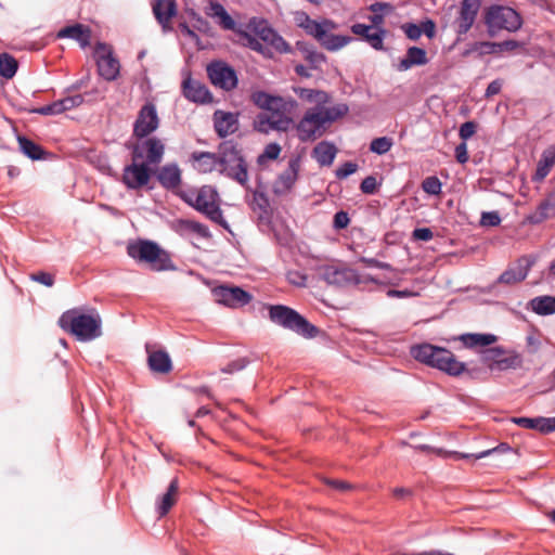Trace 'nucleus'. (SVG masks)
Segmentation results:
<instances>
[{
  "label": "nucleus",
  "instance_id": "obj_40",
  "mask_svg": "<svg viewBox=\"0 0 555 555\" xmlns=\"http://www.w3.org/2000/svg\"><path fill=\"white\" fill-rule=\"evenodd\" d=\"M17 61L9 53H0V76L11 79L16 74Z\"/></svg>",
  "mask_w": 555,
  "mask_h": 555
},
{
  "label": "nucleus",
  "instance_id": "obj_32",
  "mask_svg": "<svg viewBox=\"0 0 555 555\" xmlns=\"http://www.w3.org/2000/svg\"><path fill=\"white\" fill-rule=\"evenodd\" d=\"M178 489V479L175 478L170 481L167 491L159 498L157 502L156 511L159 517L167 515L170 508L175 505L177 501Z\"/></svg>",
  "mask_w": 555,
  "mask_h": 555
},
{
  "label": "nucleus",
  "instance_id": "obj_19",
  "mask_svg": "<svg viewBox=\"0 0 555 555\" xmlns=\"http://www.w3.org/2000/svg\"><path fill=\"white\" fill-rule=\"evenodd\" d=\"M254 33L262 43L270 48L272 52L276 51L283 53L289 51L288 44L268 25L266 21H261L255 25Z\"/></svg>",
  "mask_w": 555,
  "mask_h": 555
},
{
  "label": "nucleus",
  "instance_id": "obj_9",
  "mask_svg": "<svg viewBox=\"0 0 555 555\" xmlns=\"http://www.w3.org/2000/svg\"><path fill=\"white\" fill-rule=\"evenodd\" d=\"M268 311L269 319L274 324L295 332L305 338L312 337V324L295 309L284 305H271Z\"/></svg>",
  "mask_w": 555,
  "mask_h": 555
},
{
  "label": "nucleus",
  "instance_id": "obj_42",
  "mask_svg": "<svg viewBox=\"0 0 555 555\" xmlns=\"http://www.w3.org/2000/svg\"><path fill=\"white\" fill-rule=\"evenodd\" d=\"M386 36V29L382 27H374L373 30L369 31L364 41H366L374 50H384V39Z\"/></svg>",
  "mask_w": 555,
  "mask_h": 555
},
{
  "label": "nucleus",
  "instance_id": "obj_14",
  "mask_svg": "<svg viewBox=\"0 0 555 555\" xmlns=\"http://www.w3.org/2000/svg\"><path fill=\"white\" fill-rule=\"evenodd\" d=\"M480 7L481 0L461 1L457 15L452 22V26L459 39L469 31L477 18Z\"/></svg>",
  "mask_w": 555,
  "mask_h": 555
},
{
  "label": "nucleus",
  "instance_id": "obj_57",
  "mask_svg": "<svg viewBox=\"0 0 555 555\" xmlns=\"http://www.w3.org/2000/svg\"><path fill=\"white\" fill-rule=\"evenodd\" d=\"M379 184L374 176H367L362 180L360 190L364 194H375Z\"/></svg>",
  "mask_w": 555,
  "mask_h": 555
},
{
  "label": "nucleus",
  "instance_id": "obj_29",
  "mask_svg": "<svg viewBox=\"0 0 555 555\" xmlns=\"http://www.w3.org/2000/svg\"><path fill=\"white\" fill-rule=\"evenodd\" d=\"M428 63L426 50L420 47H410L406 50V55L400 60L397 68L400 72H405L413 66H421Z\"/></svg>",
  "mask_w": 555,
  "mask_h": 555
},
{
  "label": "nucleus",
  "instance_id": "obj_50",
  "mask_svg": "<svg viewBox=\"0 0 555 555\" xmlns=\"http://www.w3.org/2000/svg\"><path fill=\"white\" fill-rule=\"evenodd\" d=\"M30 113L48 116V115L62 114L63 112H62L60 101H55L51 104L30 109Z\"/></svg>",
  "mask_w": 555,
  "mask_h": 555
},
{
  "label": "nucleus",
  "instance_id": "obj_22",
  "mask_svg": "<svg viewBox=\"0 0 555 555\" xmlns=\"http://www.w3.org/2000/svg\"><path fill=\"white\" fill-rule=\"evenodd\" d=\"M153 176L156 177L159 184L166 190H175L182 182L181 169L176 163L166 164L156 170L153 169Z\"/></svg>",
  "mask_w": 555,
  "mask_h": 555
},
{
  "label": "nucleus",
  "instance_id": "obj_64",
  "mask_svg": "<svg viewBox=\"0 0 555 555\" xmlns=\"http://www.w3.org/2000/svg\"><path fill=\"white\" fill-rule=\"evenodd\" d=\"M434 237V233L429 228H416L413 231V238L417 241H430Z\"/></svg>",
  "mask_w": 555,
  "mask_h": 555
},
{
  "label": "nucleus",
  "instance_id": "obj_52",
  "mask_svg": "<svg viewBox=\"0 0 555 555\" xmlns=\"http://www.w3.org/2000/svg\"><path fill=\"white\" fill-rule=\"evenodd\" d=\"M59 101H60V104L62 107V112L64 113L68 109L80 106L83 103V95L76 94V95H72V96H66Z\"/></svg>",
  "mask_w": 555,
  "mask_h": 555
},
{
  "label": "nucleus",
  "instance_id": "obj_11",
  "mask_svg": "<svg viewBox=\"0 0 555 555\" xmlns=\"http://www.w3.org/2000/svg\"><path fill=\"white\" fill-rule=\"evenodd\" d=\"M337 24L330 20L314 21V39L327 51L335 52L349 44L353 38L346 35H335Z\"/></svg>",
  "mask_w": 555,
  "mask_h": 555
},
{
  "label": "nucleus",
  "instance_id": "obj_12",
  "mask_svg": "<svg viewBox=\"0 0 555 555\" xmlns=\"http://www.w3.org/2000/svg\"><path fill=\"white\" fill-rule=\"evenodd\" d=\"M165 154V144L158 138H144L133 145L131 160H141L150 167L158 166Z\"/></svg>",
  "mask_w": 555,
  "mask_h": 555
},
{
  "label": "nucleus",
  "instance_id": "obj_58",
  "mask_svg": "<svg viewBox=\"0 0 555 555\" xmlns=\"http://www.w3.org/2000/svg\"><path fill=\"white\" fill-rule=\"evenodd\" d=\"M30 279L35 282H38V283L47 286V287H51L54 285V275L49 272L39 271L37 273H33L30 275Z\"/></svg>",
  "mask_w": 555,
  "mask_h": 555
},
{
  "label": "nucleus",
  "instance_id": "obj_13",
  "mask_svg": "<svg viewBox=\"0 0 555 555\" xmlns=\"http://www.w3.org/2000/svg\"><path fill=\"white\" fill-rule=\"evenodd\" d=\"M153 176V168L141 160H132L125 166L121 181L129 190H140L146 186Z\"/></svg>",
  "mask_w": 555,
  "mask_h": 555
},
{
  "label": "nucleus",
  "instance_id": "obj_41",
  "mask_svg": "<svg viewBox=\"0 0 555 555\" xmlns=\"http://www.w3.org/2000/svg\"><path fill=\"white\" fill-rule=\"evenodd\" d=\"M296 132L301 141L312 138V108L306 111L304 118L296 126Z\"/></svg>",
  "mask_w": 555,
  "mask_h": 555
},
{
  "label": "nucleus",
  "instance_id": "obj_20",
  "mask_svg": "<svg viewBox=\"0 0 555 555\" xmlns=\"http://www.w3.org/2000/svg\"><path fill=\"white\" fill-rule=\"evenodd\" d=\"M504 350L501 347H494L486 350L485 359L491 361L489 369L491 371H504L507 369H516L521 365V357L519 354H512L502 358Z\"/></svg>",
  "mask_w": 555,
  "mask_h": 555
},
{
  "label": "nucleus",
  "instance_id": "obj_7",
  "mask_svg": "<svg viewBox=\"0 0 555 555\" xmlns=\"http://www.w3.org/2000/svg\"><path fill=\"white\" fill-rule=\"evenodd\" d=\"M331 99L330 93L314 90V139L321 137L330 125L349 112L346 103L332 104Z\"/></svg>",
  "mask_w": 555,
  "mask_h": 555
},
{
  "label": "nucleus",
  "instance_id": "obj_53",
  "mask_svg": "<svg viewBox=\"0 0 555 555\" xmlns=\"http://www.w3.org/2000/svg\"><path fill=\"white\" fill-rule=\"evenodd\" d=\"M322 481L325 485L330 486L331 488H333L334 490L339 491V492L351 491L356 488L354 485H352L348 481H345V480L322 478Z\"/></svg>",
  "mask_w": 555,
  "mask_h": 555
},
{
  "label": "nucleus",
  "instance_id": "obj_24",
  "mask_svg": "<svg viewBox=\"0 0 555 555\" xmlns=\"http://www.w3.org/2000/svg\"><path fill=\"white\" fill-rule=\"evenodd\" d=\"M57 39H73L79 43V46L85 49L90 46L91 42V29L89 26H86L80 23H76L69 26H65L61 28L56 34Z\"/></svg>",
  "mask_w": 555,
  "mask_h": 555
},
{
  "label": "nucleus",
  "instance_id": "obj_30",
  "mask_svg": "<svg viewBox=\"0 0 555 555\" xmlns=\"http://www.w3.org/2000/svg\"><path fill=\"white\" fill-rule=\"evenodd\" d=\"M153 13L165 29L177 14V4L173 0H156L153 4Z\"/></svg>",
  "mask_w": 555,
  "mask_h": 555
},
{
  "label": "nucleus",
  "instance_id": "obj_44",
  "mask_svg": "<svg viewBox=\"0 0 555 555\" xmlns=\"http://www.w3.org/2000/svg\"><path fill=\"white\" fill-rule=\"evenodd\" d=\"M392 140L388 137H379L372 140L370 144L371 152L377 155H384L392 147Z\"/></svg>",
  "mask_w": 555,
  "mask_h": 555
},
{
  "label": "nucleus",
  "instance_id": "obj_23",
  "mask_svg": "<svg viewBox=\"0 0 555 555\" xmlns=\"http://www.w3.org/2000/svg\"><path fill=\"white\" fill-rule=\"evenodd\" d=\"M532 264H533L532 260H530L526 257H522V258L518 259V261L516 262L515 266L506 269L498 278V282L503 283V284H508V285L521 282L527 278Z\"/></svg>",
  "mask_w": 555,
  "mask_h": 555
},
{
  "label": "nucleus",
  "instance_id": "obj_34",
  "mask_svg": "<svg viewBox=\"0 0 555 555\" xmlns=\"http://www.w3.org/2000/svg\"><path fill=\"white\" fill-rule=\"evenodd\" d=\"M528 308L538 315L555 314V297L551 295L537 296L528 302Z\"/></svg>",
  "mask_w": 555,
  "mask_h": 555
},
{
  "label": "nucleus",
  "instance_id": "obj_18",
  "mask_svg": "<svg viewBox=\"0 0 555 555\" xmlns=\"http://www.w3.org/2000/svg\"><path fill=\"white\" fill-rule=\"evenodd\" d=\"M96 60L98 72L101 77L107 81L116 80L119 75V61L113 55V51L105 43L96 44Z\"/></svg>",
  "mask_w": 555,
  "mask_h": 555
},
{
  "label": "nucleus",
  "instance_id": "obj_31",
  "mask_svg": "<svg viewBox=\"0 0 555 555\" xmlns=\"http://www.w3.org/2000/svg\"><path fill=\"white\" fill-rule=\"evenodd\" d=\"M207 15L215 18L217 24L225 30H235L236 23L219 2H210Z\"/></svg>",
  "mask_w": 555,
  "mask_h": 555
},
{
  "label": "nucleus",
  "instance_id": "obj_55",
  "mask_svg": "<svg viewBox=\"0 0 555 555\" xmlns=\"http://www.w3.org/2000/svg\"><path fill=\"white\" fill-rule=\"evenodd\" d=\"M350 223L349 214L345 210H339L334 215L333 228L336 231L346 229Z\"/></svg>",
  "mask_w": 555,
  "mask_h": 555
},
{
  "label": "nucleus",
  "instance_id": "obj_3",
  "mask_svg": "<svg viewBox=\"0 0 555 555\" xmlns=\"http://www.w3.org/2000/svg\"><path fill=\"white\" fill-rule=\"evenodd\" d=\"M59 326L66 333L75 336L80 341H90L101 336L102 320L95 310L83 313L74 308L62 313Z\"/></svg>",
  "mask_w": 555,
  "mask_h": 555
},
{
  "label": "nucleus",
  "instance_id": "obj_49",
  "mask_svg": "<svg viewBox=\"0 0 555 555\" xmlns=\"http://www.w3.org/2000/svg\"><path fill=\"white\" fill-rule=\"evenodd\" d=\"M537 430L541 434H551L555 431V416L554 417H537Z\"/></svg>",
  "mask_w": 555,
  "mask_h": 555
},
{
  "label": "nucleus",
  "instance_id": "obj_33",
  "mask_svg": "<svg viewBox=\"0 0 555 555\" xmlns=\"http://www.w3.org/2000/svg\"><path fill=\"white\" fill-rule=\"evenodd\" d=\"M149 367L159 374H168L172 370L169 354L164 350L153 351L149 354Z\"/></svg>",
  "mask_w": 555,
  "mask_h": 555
},
{
  "label": "nucleus",
  "instance_id": "obj_45",
  "mask_svg": "<svg viewBox=\"0 0 555 555\" xmlns=\"http://www.w3.org/2000/svg\"><path fill=\"white\" fill-rule=\"evenodd\" d=\"M496 42L479 41L475 42L472 48L464 52L467 55L469 52L476 51L479 55L494 54L498 53Z\"/></svg>",
  "mask_w": 555,
  "mask_h": 555
},
{
  "label": "nucleus",
  "instance_id": "obj_28",
  "mask_svg": "<svg viewBox=\"0 0 555 555\" xmlns=\"http://www.w3.org/2000/svg\"><path fill=\"white\" fill-rule=\"evenodd\" d=\"M555 216V184L552 191L547 194L546 198L540 203L535 212L529 216V221L533 224L541 223L542 221Z\"/></svg>",
  "mask_w": 555,
  "mask_h": 555
},
{
  "label": "nucleus",
  "instance_id": "obj_62",
  "mask_svg": "<svg viewBox=\"0 0 555 555\" xmlns=\"http://www.w3.org/2000/svg\"><path fill=\"white\" fill-rule=\"evenodd\" d=\"M422 28V34H425V36L429 39H433L436 35V24L433 20L426 18L423 21L420 25Z\"/></svg>",
  "mask_w": 555,
  "mask_h": 555
},
{
  "label": "nucleus",
  "instance_id": "obj_27",
  "mask_svg": "<svg viewBox=\"0 0 555 555\" xmlns=\"http://www.w3.org/2000/svg\"><path fill=\"white\" fill-rule=\"evenodd\" d=\"M192 166L202 173H210L215 170L219 171L218 152H193L190 157Z\"/></svg>",
  "mask_w": 555,
  "mask_h": 555
},
{
  "label": "nucleus",
  "instance_id": "obj_46",
  "mask_svg": "<svg viewBox=\"0 0 555 555\" xmlns=\"http://www.w3.org/2000/svg\"><path fill=\"white\" fill-rule=\"evenodd\" d=\"M422 189L429 195H439L442 190V183L438 177L430 176L423 180Z\"/></svg>",
  "mask_w": 555,
  "mask_h": 555
},
{
  "label": "nucleus",
  "instance_id": "obj_17",
  "mask_svg": "<svg viewBox=\"0 0 555 555\" xmlns=\"http://www.w3.org/2000/svg\"><path fill=\"white\" fill-rule=\"evenodd\" d=\"M216 302L230 308L246 306L251 300V295L238 286L221 285L212 289Z\"/></svg>",
  "mask_w": 555,
  "mask_h": 555
},
{
  "label": "nucleus",
  "instance_id": "obj_43",
  "mask_svg": "<svg viewBox=\"0 0 555 555\" xmlns=\"http://www.w3.org/2000/svg\"><path fill=\"white\" fill-rule=\"evenodd\" d=\"M281 150L282 149H281L280 144L269 143L268 145H266L263 152L258 155V157H257L258 165L262 166L268 160L276 159L281 153Z\"/></svg>",
  "mask_w": 555,
  "mask_h": 555
},
{
  "label": "nucleus",
  "instance_id": "obj_60",
  "mask_svg": "<svg viewBox=\"0 0 555 555\" xmlns=\"http://www.w3.org/2000/svg\"><path fill=\"white\" fill-rule=\"evenodd\" d=\"M295 21L299 27L305 28L308 34H312V21L307 13L296 12Z\"/></svg>",
  "mask_w": 555,
  "mask_h": 555
},
{
  "label": "nucleus",
  "instance_id": "obj_26",
  "mask_svg": "<svg viewBox=\"0 0 555 555\" xmlns=\"http://www.w3.org/2000/svg\"><path fill=\"white\" fill-rule=\"evenodd\" d=\"M300 168V158L294 157L289 160L288 167L278 177L274 182L275 193L288 191L297 180Z\"/></svg>",
  "mask_w": 555,
  "mask_h": 555
},
{
  "label": "nucleus",
  "instance_id": "obj_59",
  "mask_svg": "<svg viewBox=\"0 0 555 555\" xmlns=\"http://www.w3.org/2000/svg\"><path fill=\"white\" fill-rule=\"evenodd\" d=\"M287 281L295 286H305L307 282V275L298 270H291L287 272Z\"/></svg>",
  "mask_w": 555,
  "mask_h": 555
},
{
  "label": "nucleus",
  "instance_id": "obj_54",
  "mask_svg": "<svg viewBox=\"0 0 555 555\" xmlns=\"http://www.w3.org/2000/svg\"><path fill=\"white\" fill-rule=\"evenodd\" d=\"M358 170V164L352 162H346L335 170L337 179H346Z\"/></svg>",
  "mask_w": 555,
  "mask_h": 555
},
{
  "label": "nucleus",
  "instance_id": "obj_38",
  "mask_svg": "<svg viewBox=\"0 0 555 555\" xmlns=\"http://www.w3.org/2000/svg\"><path fill=\"white\" fill-rule=\"evenodd\" d=\"M240 35H241L242 43L245 47H248L249 49L262 54L266 57H272V51L270 50V48L267 47L264 43H262L257 38L256 35L254 36L251 34L244 33V31H242Z\"/></svg>",
  "mask_w": 555,
  "mask_h": 555
},
{
  "label": "nucleus",
  "instance_id": "obj_56",
  "mask_svg": "<svg viewBox=\"0 0 555 555\" xmlns=\"http://www.w3.org/2000/svg\"><path fill=\"white\" fill-rule=\"evenodd\" d=\"M401 29L410 40H418L422 36V28L415 23H404Z\"/></svg>",
  "mask_w": 555,
  "mask_h": 555
},
{
  "label": "nucleus",
  "instance_id": "obj_10",
  "mask_svg": "<svg viewBox=\"0 0 555 555\" xmlns=\"http://www.w3.org/2000/svg\"><path fill=\"white\" fill-rule=\"evenodd\" d=\"M314 279L338 288L360 284L361 278L357 270L336 264H318L314 262Z\"/></svg>",
  "mask_w": 555,
  "mask_h": 555
},
{
  "label": "nucleus",
  "instance_id": "obj_61",
  "mask_svg": "<svg viewBox=\"0 0 555 555\" xmlns=\"http://www.w3.org/2000/svg\"><path fill=\"white\" fill-rule=\"evenodd\" d=\"M476 128L477 126L474 121H466L461 125L459 134L463 142H465L466 140L474 135V133L476 132Z\"/></svg>",
  "mask_w": 555,
  "mask_h": 555
},
{
  "label": "nucleus",
  "instance_id": "obj_21",
  "mask_svg": "<svg viewBox=\"0 0 555 555\" xmlns=\"http://www.w3.org/2000/svg\"><path fill=\"white\" fill-rule=\"evenodd\" d=\"M238 114L216 111L214 113V128L219 138H227L230 134L235 133L238 130Z\"/></svg>",
  "mask_w": 555,
  "mask_h": 555
},
{
  "label": "nucleus",
  "instance_id": "obj_36",
  "mask_svg": "<svg viewBox=\"0 0 555 555\" xmlns=\"http://www.w3.org/2000/svg\"><path fill=\"white\" fill-rule=\"evenodd\" d=\"M459 339L465 347L474 348L477 346H490L496 340V336L493 334L465 333L462 334Z\"/></svg>",
  "mask_w": 555,
  "mask_h": 555
},
{
  "label": "nucleus",
  "instance_id": "obj_15",
  "mask_svg": "<svg viewBox=\"0 0 555 555\" xmlns=\"http://www.w3.org/2000/svg\"><path fill=\"white\" fill-rule=\"evenodd\" d=\"M159 126V118L154 103L146 102L139 111L133 124V135L144 139L152 134Z\"/></svg>",
  "mask_w": 555,
  "mask_h": 555
},
{
  "label": "nucleus",
  "instance_id": "obj_2",
  "mask_svg": "<svg viewBox=\"0 0 555 555\" xmlns=\"http://www.w3.org/2000/svg\"><path fill=\"white\" fill-rule=\"evenodd\" d=\"M411 356L418 362L437 369L449 376H460L467 373L475 377L477 370H468L464 362L459 361L455 356L447 348L439 347L429 343H423L411 347Z\"/></svg>",
  "mask_w": 555,
  "mask_h": 555
},
{
  "label": "nucleus",
  "instance_id": "obj_6",
  "mask_svg": "<svg viewBox=\"0 0 555 555\" xmlns=\"http://www.w3.org/2000/svg\"><path fill=\"white\" fill-rule=\"evenodd\" d=\"M127 253L132 259L149 263L154 271H170L176 269L169 253L160 248L159 245L153 241L138 240L137 242L129 243Z\"/></svg>",
  "mask_w": 555,
  "mask_h": 555
},
{
  "label": "nucleus",
  "instance_id": "obj_35",
  "mask_svg": "<svg viewBox=\"0 0 555 555\" xmlns=\"http://www.w3.org/2000/svg\"><path fill=\"white\" fill-rule=\"evenodd\" d=\"M336 154L337 147L333 142L321 141L314 146V158L320 166H331Z\"/></svg>",
  "mask_w": 555,
  "mask_h": 555
},
{
  "label": "nucleus",
  "instance_id": "obj_47",
  "mask_svg": "<svg viewBox=\"0 0 555 555\" xmlns=\"http://www.w3.org/2000/svg\"><path fill=\"white\" fill-rule=\"evenodd\" d=\"M512 451V448L507 443H500L498 447L493 449H489L477 454H462L461 456L464 459L475 457L477 460L486 457L493 453H504Z\"/></svg>",
  "mask_w": 555,
  "mask_h": 555
},
{
  "label": "nucleus",
  "instance_id": "obj_25",
  "mask_svg": "<svg viewBox=\"0 0 555 555\" xmlns=\"http://www.w3.org/2000/svg\"><path fill=\"white\" fill-rule=\"evenodd\" d=\"M182 93L188 100L195 103H207L211 100L207 87L190 76L182 81Z\"/></svg>",
  "mask_w": 555,
  "mask_h": 555
},
{
  "label": "nucleus",
  "instance_id": "obj_5",
  "mask_svg": "<svg viewBox=\"0 0 555 555\" xmlns=\"http://www.w3.org/2000/svg\"><path fill=\"white\" fill-rule=\"evenodd\" d=\"M219 172L245 186L248 181V166L233 140L222 141L218 145Z\"/></svg>",
  "mask_w": 555,
  "mask_h": 555
},
{
  "label": "nucleus",
  "instance_id": "obj_8",
  "mask_svg": "<svg viewBox=\"0 0 555 555\" xmlns=\"http://www.w3.org/2000/svg\"><path fill=\"white\" fill-rule=\"evenodd\" d=\"M483 22L489 37H495L502 30L515 33L522 25L521 16L516 10L499 4H491L485 10Z\"/></svg>",
  "mask_w": 555,
  "mask_h": 555
},
{
  "label": "nucleus",
  "instance_id": "obj_39",
  "mask_svg": "<svg viewBox=\"0 0 555 555\" xmlns=\"http://www.w3.org/2000/svg\"><path fill=\"white\" fill-rule=\"evenodd\" d=\"M178 224L182 231L195 233L203 238L211 237L208 227L198 221L190 219H180L178 221Z\"/></svg>",
  "mask_w": 555,
  "mask_h": 555
},
{
  "label": "nucleus",
  "instance_id": "obj_1",
  "mask_svg": "<svg viewBox=\"0 0 555 555\" xmlns=\"http://www.w3.org/2000/svg\"><path fill=\"white\" fill-rule=\"evenodd\" d=\"M251 101L256 106L264 111L254 119L253 127L256 131L269 133L272 130L287 131L293 127L294 121L289 115L297 106L295 100H286L264 91H256L251 94Z\"/></svg>",
  "mask_w": 555,
  "mask_h": 555
},
{
  "label": "nucleus",
  "instance_id": "obj_63",
  "mask_svg": "<svg viewBox=\"0 0 555 555\" xmlns=\"http://www.w3.org/2000/svg\"><path fill=\"white\" fill-rule=\"evenodd\" d=\"M540 160L552 168L555 165V146L551 145L544 150Z\"/></svg>",
  "mask_w": 555,
  "mask_h": 555
},
{
  "label": "nucleus",
  "instance_id": "obj_16",
  "mask_svg": "<svg viewBox=\"0 0 555 555\" xmlns=\"http://www.w3.org/2000/svg\"><path fill=\"white\" fill-rule=\"evenodd\" d=\"M207 74L211 83L225 91H231L237 86L235 70L222 61L211 62L207 66Z\"/></svg>",
  "mask_w": 555,
  "mask_h": 555
},
{
  "label": "nucleus",
  "instance_id": "obj_4",
  "mask_svg": "<svg viewBox=\"0 0 555 555\" xmlns=\"http://www.w3.org/2000/svg\"><path fill=\"white\" fill-rule=\"evenodd\" d=\"M181 198L210 221L217 223L224 230H230L229 223L223 217L220 208V198L217 190L211 185H203L197 190L183 192Z\"/></svg>",
  "mask_w": 555,
  "mask_h": 555
},
{
  "label": "nucleus",
  "instance_id": "obj_37",
  "mask_svg": "<svg viewBox=\"0 0 555 555\" xmlns=\"http://www.w3.org/2000/svg\"><path fill=\"white\" fill-rule=\"evenodd\" d=\"M17 142H18L20 150L28 158H30L33 160H39V159L44 158V156L47 154L46 151L39 144L35 143L30 139L23 137V135H18Z\"/></svg>",
  "mask_w": 555,
  "mask_h": 555
},
{
  "label": "nucleus",
  "instance_id": "obj_48",
  "mask_svg": "<svg viewBox=\"0 0 555 555\" xmlns=\"http://www.w3.org/2000/svg\"><path fill=\"white\" fill-rule=\"evenodd\" d=\"M249 362L250 361L248 358L235 359V360L231 361L229 364H227L225 366H223L221 369V372L225 373V374H234L236 372L244 370L249 364Z\"/></svg>",
  "mask_w": 555,
  "mask_h": 555
},
{
  "label": "nucleus",
  "instance_id": "obj_51",
  "mask_svg": "<svg viewBox=\"0 0 555 555\" xmlns=\"http://www.w3.org/2000/svg\"><path fill=\"white\" fill-rule=\"evenodd\" d=\"M502 219L500 214L495 210L485 211L481 214L480 224L483 227H498Z\"/></svg>",
  "mask_w": 555,
  "mask_h": 555
}]
</instances>
